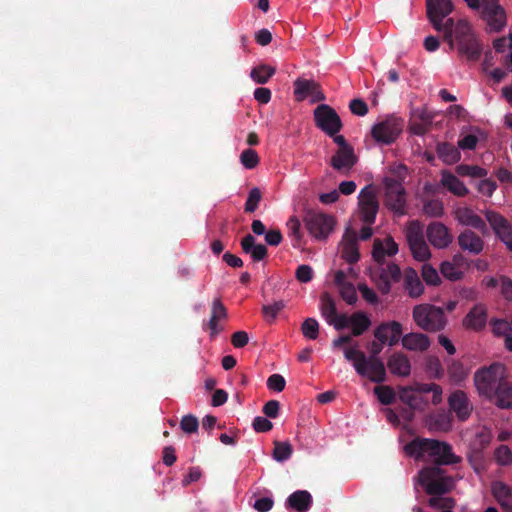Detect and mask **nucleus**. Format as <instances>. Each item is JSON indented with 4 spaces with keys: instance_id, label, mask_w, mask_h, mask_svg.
Wrapping results in <instances>:
<instances>
[{
    "instance_id": "obj_1",
    "label": "nucleus",
    "mask_w": 512,
    "mask_h": 512,
    "mask_svg": "<svg viewBox=\"0 0 512 512\" xmlns=\"http://www.w3.org/2000/svg\"><path fill=\"white\" fill-rule=\"evenodd\" d=\"M408 455L422 459L426 455L435 461L433 466L459 463L461 458L452 452V447L446 442L435 439L415 438L405 446Z\"/></svg>"
},
{
    "instance_id": "obj_2",
    "label": "nucleus",
    "mask_w": 512,
    "mask_h": 512,
    "mask_svg": "<svg viewBox=\"0 0 512 512\" xmlns=\"http://www.w3.org/2000/svg\"><path fill=\"white\" fill-rule=\"evenodd\" d=\"M467 6L478 13L490 32H500L507 24L506 11L499 0H464Z\"/></svg>"
},
{
    "instance_id": "obj_3",
    "label": "nucleus",
    "mask_w": 512,
    "mask_h": 512,
    "mask_svg": "<svg viewBox=\"0 0 512 512\" xmlns=\"http://www.w3.org/2000/svg\"><path fill=\"white\" fill-rule=\"evenodd\" d=\"M412 316L419 328L430 333L442 331L447 325L444 310L432 304L416 305L413 308Z\"/></svg>"
},
{
    "instance_id": "obj_4",
    "label": "nucleus",
    "mask_w": 512,
    "mask_h": 512,
    "mask_svg": "<svg viewBox=\"0 0 512 512\" xmlns=\"http://www.w3.org/2000/svg\"><path fill=\"white\" fill-rule=\"evenodd\" d=\"M505 378V367L500 363H493L489 367L477 370L474 382L479 394L492 400Z\"/></svg>"
},
{
    "instance_id": "obj_5",
    "label": "nucleus",
    "mask_w": 512,
    "mask_h": 512,
    "mask_svg": "<svg viewBox=\"0 0 512 512\" xmlns=\"http://www.w3.org/2000/svg\"><path fill=\"white\" fill-rule=\"evenodd\" d=\"M443 469L438 466H428L419 473V482L425 487L427 494L432 497H441L454 487V480L443 475Z\"/></svg>"
},
{
    "instance_id": "obj_6",
    "label": "nucleus",
    "mask_w": 512,
    "mask_h": 512,
    "mask_svg": "<svg viewBox=\"0 0 512 512\" xmlns=\"http://www.w3.org/2000/svg\"><path fill=\"white\" fill-rule=\"evenodd\" d=\"M304 222L309 233L317 240L327 239L336 223L333 216L315 211H308Z\"/></svg>"
},
{
    "instance_id": "obj_7",
    "label": "nucleus",
    "mask_w": 512,
    "mask_h": 512,
    "mask_svg": "<svg viewBox=\"0 0 512 512\" xmlns=\"http://www.w3.org/2000/svg\"><path fill=\"white\" fill-rule=\"evenodd\" d=\"M385 204L399 215L405 214L406 192L400 180L392 177L384 179Z\"/></svg>"
},
{
    "instance_id": "obj_8",
    "label": "nucleus",
    "mask_w": 512,
    "mask_h": 512,
    "mask_svg": "<svg viewBox=\"0 0 512 512\" xmlns=\"http://www.w3.org/2000/svg\"><path fill=\"white\" fill-rule=\"evenodd\" d=\"M402 129L403 120L396 117H388L372 127L371 135L376 142L389 145L398 138Z\"/></svg>"
},
{
    "instance_id": "obj_9",
    "label": "nucleus",
    "mask_w": 512,
    "mask_h": 512,
    "mask_svg": "<svg viewBox=\"0 0 512 512\" xmlns=\"http://www.w3.org/2000/svg\"><path fill=\"white\" fill-rule=\"evenodd\" d=\"M316 126L329 136H334L342 128V122L337 112L326 104H321L314 110Z\"/></svg>"
},
{
    "instance_id": "obj_10",
    "label": "nucleus",
    "mask_w": 512,
    "mask_h": 512,
    "mask_svg": "<svg viewBox=\"0 0 512 512\" xmlns=\"http://www.w3.org/2000/svg\"><path fill=\"white\" fill-rule=\"evenodd\" d=\"M484 215L496 238L512 252V224L503 215L493 210H485Z\"/></svg>"
},
{
    "instance_id": "obj_11",
    "label": "nucleus",
    "mask_w": 512,
    "mask_h": 512,
    "mask_svg": "<svg viewBox=\"0 0 512 512\" xmlns=\"http://www.w3.org/2000/svg\"><path fill=\"white\" fill-rule=\"evenodd\" d=\"M359 208L361 220L367 225L374 224L379 203L374 192L369 187L363 188L359 194Z\"/></svg>"
},
{
    "instance_id": "obj_12",
    "label": "nucleus",
    "mask_w": 512,
    "mask_h": 512,
    "mask_svg": "<svg viewBox=\"0 0 512 512\" xmlns=\"http://www.w3.org/2000/svg\"><path fill=\"white\" fill-rule=\"evenodd\" d=\"M403 333L402 324L398 321L382 322L374 330V337L376 340L395 346Z\"/></svg>"
},
{
    "instance_id": "obj_13",
    "label": "nucleus",
    "mask_w": 512,
    "mask_h": 512,
    "mask_svg": "<svg viewBox=\"0 0 512 512\" xmlns=\"http://www.w3.org/2000/svg\"><path fill=\"white\" fill-rule=\"evenodd\" d=\"M429 243L437 249L447 248L453 241L449 228L441 222H431L426 229Z\"/></svg>"
},
{
    "instance_id": "obj_14",
    "label": "nucleus",
    "mask_w": 512,
    "mask_h": 512,
    "mask_svg": "<svg viewBox=\"0 0 512 512\" xmlns=\"http://www.w3.org/2000/svg\"><path fill=\"white\" fill-rule=\"evenodd\" d=\"M448 405L452 412L456 414L459 421H466L473 410V406L467 396L462 390L453 391L448 398Z\"/></svg>"
},
{
    "instance_id": "obj_15",
    "label": "nucleus",
    "mask_w": 512,
    "mask_h": 512,
    "mask_svg": "<svg viewBox=\"0 0 512 512\" xmlns=\"http://www.w3.org/2000/svg\"><path fill=\"white\" fill-rule=\"evenodd\" d=\"M294 94L298 101H302L309 96L312 98V102H319L325 99V95L317 82L303 78H298L294 82Z\"/></svg>"
},
{
    "instance_id": "obj_16",
    "label": "nucleus",
    "mask_w": 512,
    "mask_h": 512,
    "mask_svg": "<svg viewBox=\"0 0 512 512\" xmlns=\"http://www.w3.org/2000/svg\"><path fill=\"white\" fill-rule=\"evenodd\" d=\"M454 217L463 226L474 228L483 235L488 233L486 221L476 214L470 207H458L454 212Z\"/></svg>"
},
{
    "instance_id": "obj_17",
    "label": "nucleus",
    "mask_w": 512,
    "mask_h": 512,
    "mask_svg": "<svg viewBox=\"0 0 512 512\" xmlns=\"http://www.w3.org/2000/svg\"><path fill=\"white\" fill-rule=\"evenodd\" d=\"M342 258L350 264L356 263L359 258L357 233L351 227L346 228L342 240Z\"/></svg>"
},
{
    "instance_id": "obj_18",
    "label": "nucleus",
    "mask_w": 512,
    "mask_h": 512,
    "mask_svg": "<svg viewBox=\"0 0 512 512\" xmlns=\"http://www.w3.org/2000/svg\"><path fill=\"white\" fill-rule=\"evenodd\" d=\"M357 160L354 149H338L332 156L330 165L341 174L348 175Z\"/></svg>"
},
{
    "instance_id": "obj_19",
    "label": "nucleus",
    "mask_w": 512,
    "mask_h": 512,
    "mask_svg": "<svg viewBox=\"0 0 512 512\" xmlns=\"http://www.w3.org/2000/svg\"><path fill=\"white\" fill-rule=\"evenodd\" d=\"M457 242L463 251H468L473 255L480 254L484 249V240L473 230L465 229L458 237Z\"/></svg>"
},
{
    "instance_id": "obj_20",
    "label": "nucleus",
    "mask_w": 512,
    "mask_h": 512,
    "mask_svg": "<svg viewBox=\"0 0 512 512\" xmlns=\"http://www.w3.org/2000/svg\"><path fill=\"white\" fill-rule=\"evenodd\" d=\"M488 315L487 308L484 304L479 303L473 306L463 319V325L466 328L475 331H481L485 328Z\"/></svg>"
},
{
    "instance_id": "obj_21",
    "label": "nucleus",
    "mask_w": 512,
    "mask_h": 512,
    "mask_svg": "<svg viewBox=\"0 0 512 512\" xmlns=\"http://www.w3.org/2000/svg\"><path fill=\"white\" fill-rule=\"evenodd\" d=\"M334 283L339 289L341 298L349 305L356 303L358 297L355 286L347 281L346 274L342 270H338L334 275Z\"/></svg>"
},
{
    "instance_id": "obj_22",
    "label": "nucleus",
    "mask_w": 512,
    "mask_h": 512,
    "mask_svg": "<svg viewBox=\"0 0 512 512\" xmlns=\"http://www.w3.org/2000/svg\"><path fill=\"white\" fill-rule=\"evenodd\" d=\"M491 492L504 511L512 512V487L502 481H494Z\"/></svg>"
},
{
    "instance_id": "obj_23",
    "label": "nucleus",
    "mask_w": 512,
    "mask_h": 512,
    "mask_svg": "<svg viewBox=\"0 0 512 512\" xmlns=\"http://www.w3.org/2000/svg\"><path fill=\"white\" fill-rule=\"evenodd\" d=\"M227 310L221 300L216 298L212 302L211 317L207 323V327L210 331V337H216L222 330L223 327L218 324L220 320L226 319Z\"/></svg>"
},
{
    "instance_id": "obj_24",
    "label": "nucleus",
    "mask_w": 512,
    "mask_h": 512,
    "mask_svg": "<svg viewBox=\"0 0 512 512\" xmlns=\"http://www.w3.org/2000/svg\"><path fill=\"white\" fill-rule=\"evenodd\" d=\"M387 367L393 375L407 377L411 373L409 358L402 352H395L387 360Z\"/></svg>"
},
{
    "instance_id": "obj_25",
    "label": "nucleus",
    "mask_w": 512,
    "mask_h": 512,
    "mask_svg": "<svg viewBox=\"0 0 512 512\" xmlns=\"http://www.w3.org/2000/svg\"><path fill=\"white\" fill-rule=\"evenodd\" d=\"M398 252V244L392 237H387L382 242L379 239L374 241L372 255L379 264H384V257L393 256Z\"/></svg>"
},
{
    "instance_id": "obj_26",
    "label": "nucleus",
    "mask_w": 512,
    "mask_h": 512,
    "mask_svg": "<svg viewBox=\"0 0 512 512\" xmlns=\"http://www.w3.org/2000/svg\"><path fill=\"white\" fill-rule=\"evenodd\" d=\"M427 16L430 22L446 18L453 10L451 0H426Z\"/></svg>"
},
{
    "instance_id": "obj_27",
    "label": "nucleus",
    "mask_w": 512,
    "mask_h": 512,
    "mask_svg": "<svg viewBox=\"0 0 512 512\" xmlns=\"http://www.w3.org/2000/svg\"><path fill=\"white\" fill-rule=\"evenodd\" d=\"M430 339L423 333L411 332L402 337V345L410 351L424 352L430 347Z\"/></svg>"
},
{
    "instance_id": "obj_28",
    "label": "nucleus",
    "mask_w": 512,
    "mask_h": 512,
    "mask_svg": "<svg viewBox=\"0 0 512 512\" xmlns=\"http://www.w3.org/2000/svg\"><path fill=\"white\" fill-rule=\"evenodd\" d=\"M404 288L411 298H418L423 294L424 285L415 269L408 268L405 270Z\"/></svg>"
},
{
    "instance_id": "obj_29",
    "label": "nucleus",
    "mask_w": 512,
    "mask_h": 512,
    "mask_svg": "<svg viewBox=\"0 0 512 512\" xmlns=\"http://www.w3.org/2000/svg\"><path fill=\"white\" fill-rule=\"evenodd\" d=\"M286 505L297 512H307L312 505V496L306 490H297L288 497Z\"/></svg>"
},
{
    "instance_id": "obj_30",
    "label": "nucleus",
    "mask_w": 512,
    "mask_h": 512,
    "mask_svg": "<svg viewBox=\"0 0 512 512\" xmlns=\"http://www.w3.org/2000/svg\"><path fill=\"white\" fill-rule=\"evenodd\" d=\"M242 250L250 254L254 261H261L268 255V250L263 244H255V238L251 234H247L241 240Z\"/></svg>"
},
{
    "instance_id": "obj_31",
    "label": "nucleus",
    "mask_w": 512,
    "mask_h": 512,
    "mask_svg": "<svg viewBox=\"0 0 512 512\" xmlns=\"http://www.w3.org/2000/svg\"><path fill=\"white\" fill-rule=\"evenodd\" d=\"M493 399L495 405L501 409H509L512 407V382L506 378L496 390Z\"/></svg>"
},
{
    "instance_id": "obj_32",
    "label": "nucleus",
    "mask_w": 512,
    "mask_h": 512,
    "mask_svg": "<svg viewBox=\"0 0 512 512\" xmlns=\"http://www.w3.org/2000/svg\"><path fill=\"white\" fill-rule=\"evenodd\" d=\"M459 52L467 57L470 61L479 60L482 52V46L475 36L463 40L458 43Z\"/></svg>"
},
{
    "instance_id": "obj_33",
    "label": "nucleus",
    "mask_w": 512,
    "mask_h": 512,
    "mask_svg": "<svg viewBox=\"0 0 512 512\" xmlns=\"http://www.w3.org/2000/svg\"><path fill=\"white\" fill-rule=\"evenodd\" d=\"M344 357L346 360L353 362V366L360 376L366 375L365 364L367 362V356L363 351L354 347H347L344 349Z\"/></svg>"
},
{
    "instance_id": "obj_34",
    "label": "nucleus",
    "mask_w": 512,
    "mask_h": 512,
    "mask_svg": "<svg viewBox=\"0 0 512 512\" xmlns=\"http://www.w3.org/2000/svg\"><path fill=\"white\" fill-rule=\"evenodd\" d=\"M366 375L371 382L383 383L386 380V368L382 360H367Z\"/></svg>"
},
{
    "instance_id": "obj_35",
    "label": "nucleus",
    "mask_w": 512,
    "mask_h": 512,
    "mask_svg": "<svg viewBox=\"0 0 512 512\" xmlns=\"http://www.w3.org/2000/svg\"><path fill=\"white\" fill-rule=\"evenodd\" d=\"M436 152L438 157L446 164L457 163L461 158L459 148L448 142L438 143Z\"/></svg>"
},
{
    "instance_id": "obj_36",
    "label": "nucleus",
    "mask_w": 512,
    "mask_h": 512,
    "mask_svg": "<svg viewBox=\"0 0 512 512\" xmlns=\"http://www.w3.org/2000/svg\"><path fill=\"white\" fill-rule=\"evenodd\" d=\"M441 182L445 188L457 196L463 197L469 192L464 183L450 172H444L442 174Z\"/></svg>"
},
{
    "instance_id": "obj_37",
    "label": "nucleus",
    "mask_w": 512,
    "mask_h": 512,
    "mask_svg": "<svg viewBox=\"0 0 512 512\" xmlns=\"http://www.w3.org/2000/svg\"><path fill=\"white\" fill-rule=\"evenodd\" d=\"M351 334L354 337L361 336L371 326V320L363 311H357L351 315Z\"/></svg>"
},
{
    "instance_id": "obj_38",
    "label": "nucleus",
    "mask_w": 512,
    "mask_h": 512,
    "mask_svg": "<svg viewBox=\"0 0 512 512\" xmlns=\"http://www.w3.org/2000/svg\"><path fill=\"white\" fill-rule=\"evenodd\" d=\"M405 236L408 245L425 241L424 225L418 220H412L407 223Z\"/></svg>"
},
{
    "instance_id": "obj_39",
    "label": "nucleus",
    "mask_w": 512,
    "mask_h": 512,
    "mask_svg": "<svg viewBox=\"0 0 512 512\" xmlns=\"http://www.w3.org/2000/svg\"><path fill=\"white\" fill-rule=\"evenodd\" d=\"M429 426L437 431H448L452 426V418L445 411L434 413L429 416Z\"/></svg>"
},
{
    "instance_id": "obj_40",
    "label": "nucleus",
    "mask_w": 512,
    "mask_h": 512,
    "mask_svg": "<svg viewBox=\"0 0 512 512\" xmlns=\"http://www.w3.org/2000/svg\"><path fill=\"white\" fill-rule=\"evenodd\" d=\"M320 311L327 323L331 324V320L337 314V308L334 299L327 292L323 293L320 297Z\"/></svg>"
},
{
    "instance_id": "obj_41",
    "label": "nucleus",
    "mask_w": 512,
    "mask_h": 512,
    "mask_svg": "<svg viewBox=\"0 0 512 512\" xmlns=\"http://www.w3.org/2000/svg\"><path fill=\"white\" fill-rule=\"evenodd\" d=\"M432 25L435 30L439 32L444 33V39L449 42L450 47L453 48L454 46V39H453V33L455 31V25L453 18H448L444 23L443 19H436L434 22H432Z\"/></svg>"
},
{
    "instance_id": "obj_42",
    "label": "nucleus",
    "mask_w": 512,
    "mask_h": 512,
    "mask_svg": "<svg viewBox=\"0 0 512 512\" xmlns=\"http://www.w3.org/2000/svg\"><path fill=\"white\" fill-rule=\"evenodd\" d=\"M293 453V447L288 441H274L272 457L277 462L287 461Z\"/></svg>"
},
{
    "instance_id": "obj_43",
    "label": "nucleus",
    "mask_w": 512,
    "mask_h": 512,
    "mask_svg": "<svg viewBox=\"0 0 512 512\" xmlns=\"http://www.w3.org/2000/svg\"><path fill=\"white\" fill-rule=\"evenodd\" d=\"M275 71V68L262 64L251 70L250 77L258 84H265L275 74Z\"/></svg>"
},
{
    "instance_id": "obj_44",
    "label": "nucleus",
    "mask_w": 512,
    "mask_h": 512,
    "mask_svg": "<svg viewBox=\"0 0 512 512\" xmlns=\"http://www.w3.org/2000/svg\"><path fill=\"white\" fill-rule=\"evenodd\" d=\"M419 393H432V403L438 405L442 401V388L436 383H420L415 389Z\"/></svg>"
},
{
    "instance_id": "obj_45",
    "label": "nucleus",
    "mask_w": 512,
    "mask_h": 512,
    "mask_svg": "<svg viewBox=\"0 0 512 512\" xmlns=\"http://www.w3.org/2000/svg\"><path fill=\"white\" fill-rule=\"evenodd\" d=\"M374 394L383 405H391L395 402L396 393L390 386L379 385L374 388Z\"/></svg>"
},
{
    "instance_id": "obj_46",
    "label": "nucleus",
    "mask_w": 512,
    "mask_h": 512,
    "mask_svg": "<svg viewBox=\"0 0 512 512\" xmlns=\"http://www.w3.org/2000/svg\"><path fill=\"white\" fill-rule=\"evenodd\" d=\"M301 331L305 338L315 340L319 335V323L315 318H307L301 325Z\"/></svg>"
},
{
    "instance_id": "obj_47",
    "label": "nucleus",
    "mask_w": 512,
    "mask_h": 512,
    "mask_svg": "<svg viewBox=\"0 0 512 512\" xmlns=\"http://www.w3.org/2000/svg\"><path fill=\"white\" fill-rule=\"evenodd\" d=\"M453 35L455 36V39L458 43L474 36L471 25L464 19L458 20L456 22Z\"/></svg>"
},
{
    "instance_id": "obj_48",
    "label": "nucleus",
    "mask_w": 512,
    "mask_h": 512,
    "mask_svg": "<svg viewBox=\"0 0 512 512\" xmlns=\"http://www.w3.org/2000/svg\"><path fill=\"white\" fill-rule=\"evenodd\" d=\"M409 249L413 257L420 262L427 261L431 257V252L426 241L412 244L409 246Z\"/></svg>"
},
{
    "instance_id": "obj_49",
    "label": "nucleus",
    "mask_w": 512,
    "mask_h": 512,
    "mask_svg": "<svg viewBox=\"0 0 512 512\" xmlns=\"http://www.w3.org/2000/svg\"><path fill=\"white\" fill-rule=\"evenodd\" d=\"M423 212L430 217H441L444 214V206L440 200L431 199L424 202Z\"/></svg>"
},
{
    "instance_id": "obj_50",
    "label": "nucleus",
    "mask_w": 512,
    "mask_h": 512,
    "mask_svg": "<svg viewBox=\"0 0 512 512\" xmlns=\"http://www.w3.org/2000/svg\"><path fill=\"white\" fill-rule=\"evenodd\" d=\"M380 265L379 274L386 276L391 282H398L401 279V269L397 264L390 262L385 266H383L384 264Z\"/></svg>"
},
{
    "instance_id": "obj_51",
    "label": "nucleus",
    "mask_w": 512,
    "mask_h": 512,
    "mask_svg": "<svg viewBox=\"0 0 512 512\" xmlns=\"http://www.w3.org/2000/svg\"><path fill=\"white\" fill-rule=\"evenodd\" d=\"M440 271L445 278L451 281H457L463 277V271L449 261H444L441 264Z\"/></svg>"
},
{
    "instance_id": "obj_52",
    "label": "nucleus",
    "mask_w": 512,
    "mask_h": 512,
    "mask_svg": "<svg viewBox=\"0 0 512 512\" xmlns=\"http://www.w3.org/2000/svg\"><path fill=\"white\" fill-rule=\"evenodd\" d=\"M494 458L497 464L509 466L512 464V451L507 445H500L494 452Z\"/></svg>"
},
{
    "instance_id": "obj_53",
    "label": "nucleus",
    "mask_w": 512,
    "mask_h": 512,
    "mask_svg": "<svg viewBox=\"0 0 512 512\" xmlns=\"http://www.w3.org/2000/svg\"><path fill=\"white\" fill-rule=\"evenodd\" d=\"M262 199V193L259 188L254 187L250 190L244 210L247 213H253L257 208Z\"/></svg>"
},
{
    "instance_id": "obj_54",
    "label": "nucleus",
    "mask_w": 512,
    "mask_h": 512,
    "mask_svg": "<svg viewBox=\"0 0 512 512\" xmlns=\"http://www.w3.org/2000/svg\"><path fill=\"white\" fill-rule=\"evenodd\" d=\"M448 374L450 378L455 382L464 380L467 376V372L464 365L460 361L453 360L448 366Z\"/></svg>"
},
{
    "instance_id": "obj_55",
    "label": "nucleus",
    "mask_w": 512,
    "mask_h": 512,
    "mask_svg": "<svg viewBox=\"0 0 512 512\" xmlns=\"http://www.w3.org/2000/svg\"><path fill=\"white\" fill-rule=\"evenodd\" d=\"M241 164L246 169H253L259 164V156L253 149H245L240 155Z\"/></svg>"
},
{
    "instance_id": "obj_56",
    "label": "nucleus",
    "mask_w": 512,
    "mask_h": 512,
    "mask_svg": "<svg viewBox=\"0 0 512 512\" xmlns=\"http://www.w3.org/2000/svg\"><path fill=\"white\" fill-rule=\"evenodd\" d=\"M399 399L405 405L419 407L418 396L411 387H401L399 391Z\"/></svg>"
},
{
    "instance_id": "obj_57",
    "label": "nucleus",
    "mask_w": 512,
    "mask_h": 512,
    "mask_svg": "<svg viewBox=\"0 0 512 512\" xmlns=\"http://www.w3.org/2000/svg\"><path fill=\"white\" fill-rule=\"evenodd\" d=\"M422 277L426 284L436 286L440 284L441 279L435 268L430 264H424L422 266Z\"/></svg>"
},
{
    "instance_id": "obj_58",
    "label": "nucleus",
    "mask_w": 512,
    "mask_h": 512,
    "mask_svg": "<svg viewBox=\"0 0 512 512\" xmlns=\"http://www.w3.org/2000/svg\"><path fill=\"white\" fill-rule=\"evenodd\" d=\"M455 502L452 498L443 497H431L429 499V505L435 509H442V512H452Z\"/></svg>"
},
{
    "instance_id": "obj_59",
    "label": "nucleus",
    "mask_w": 512,
    "mask_h": 512,
    "mask_svg": "<svg viewBox=\"0 0 512 512\" xmlns=\"http://www.w3.org/2000/svg\"><path fill=\"white\" fill-rule=\"evenodd\" d=\"M284 307H285L284 301L280 300V301L274 302L271 305H263L262 312L265 317L270 318V319H268V321L272 322V321H274V319L276 318L278 313L282 309H284Z\"/></svg>"
},
{
    "instance_id": "obj_60",
    "label": "nucleus",
    "mask_w": 512,
    "mask_h": 512,
    "mask_svg": "<svg viewBox=\"0 0 512 512\" xmlns=\"http://www.w3.org/2000/svg\"><path fill=\"white\" fill-rule=\"evenodd\" d=\"M198 427V419L191 414L183 416L180 421V428L185 433H194L198 430Z\"/></svg>"
},
{
    "instance_id": "obj_61",
    "label": "nucleus",
    "mask_w": 512,
    "mask_h": 512,
    "mask_svg": "<svg viewBox=\"0 0 512 512\" xmlns=\"http://www.w3.org/2000/svg\"><path fill=\"white\" fill-rule=\"evenodd\" d=\"M492 331L497 336H507L511 332V325L508 321L503 319H493L491 321Z\"/></svg>"
},
{
    "instance_id": "obj_62",
    "label": "nucleus",
    "mask_w": 512,
    "mask_h": 512,
    "mask_svg": "<svg viewBox=\"0 0 512 512\" xmlns=\"http://www.w3.org/2000/svg\"><path fill=\"white\" fill-rule=\"evenodd\" d=\"M295 277L301 283H308L313 279V269L309 265L302 264L297 267Z\"/></svg>"
},
{
    "instance_id": "obj_63",
    "label": "nucleus",
    "mask_w": 512,
    "mask_h": 512,
    "mask_svg": "<svg viewBox=\"0 0 512 512\" xmlns=\"http://www.w3.org/2000/svg\"><path fill=\"white\" fill-rule=\"evenodd\" d=\"M286 385V381L284 377L280 374H272L267 379V387L270 390L281 392L284 390Z\"/></svg>"
},
{
    "instance_id": "obj_64",
    "label": "nucleus",
    "mask_w": 512,
    "mask_h": 512,
    "mask_svg": "<svg viewBox=\"0 0 512 512\" xmlns=\"http://www.w3.org/2000/svg\"><path fill=\"white\" fill-rule=\"evenodd\" d=\"M253 429L258 433L269 432L273 428V424L266 417L257 416L252 422Z\"/></svg>"
}]
</instances>
